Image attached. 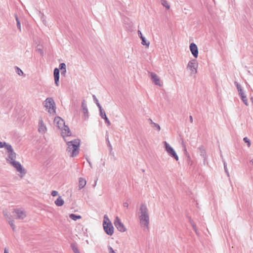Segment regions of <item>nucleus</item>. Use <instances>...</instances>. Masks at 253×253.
<instances>
[{"label":"nucleus","mask_w":253,"mask_h":253,"mask_svg":"<svg viewBox=\"0 0 253 253\" xmlns=\"http://www.w3.org/2000/svg\"><path fill=\"white\" fill-rule=\"evenodd\" d=\"M13 213L17 219H23L26 217V211L22 209H15L13 211Z\"/></svg>","instance_id":"6e6552de"},{"label":"nucleus","mask_w":253,"mask_h":253,"mask_svg":"<svg viewBox=\"0 0 253 253\" xmlns=\"http://www.w3.org/2000/svg\"><path fill=\"white\" fill-rule=\"evenodd\" d=\"M41 20H42L43 23L46 25V20H45V16L44 15V14L43 13H42L41 14Z\"/></svg>","instance_id":"72a5a7b5"},{"label":"nucleus","mask_w":253,"mask_h":253,"mask_svg":"<svg viewBox=\"0 0 253 253\" xmlns=\"http://www.w3.org/2000/svg\"><path fill=\"white\" fill-rule=\"evenodd\" d=\"M140 224L144 230H148L149 225V216H139Z\"/></svg>","instance_id":"9d476101"},{"label":"nucleus","mask_w":253,"mask_h":253,"mask_svg":"<svg viewBox=\"0 0 253 253\" xmlns=\"http://www.w3.org/2000/svg\"><path fill=\"white\" fill-rule=\"evenodd\" d=\"M141 39L142 40L141 44L143 45H146L148 47L150 44V42L147 41L145 37H143Z\"/></svg>","instance_id":"bb28decb"},{"label":"nucleus","mask_w":253,"mask_h":253,"mask_svg":"<svg viewBox=\"0 0 253 253\" xmlns=\"http://www.w3.org/2000/svg\"><path fill=\"white\" fill-rule=\"evenodd\" d=\"M238 91L239 94H240L241 93H242L243 92H244L242 89H241L240 90H238Z\"/></svg>","instance_id":"de8ad7c7"},{"label":"nucleus","mask_w":253,"mask_h":253,"mask_svg":"<svg viewBox=\"0 0 253 253\" xmlns=\"http://www.w3.org/2000/svg\"><path fill=\"white\" fill-rule=\"evenodd\" d=\"M86 181L84 178L80 177L79 180V189L81 190L84 188L86 185Z\"/></svg>","instance_id":"f3484780"},{"label":"nucleus","mask_w":253,"mask_h":253,"mask_svg":"<svg viewBox=\"0 0 253 253\" xmlns=\"http://www.w3.org/2000/svg\"><path fill=\"white\" fill-rule=\"evenodd\" d=\"M58 192L56 191H55V190H53L51 192V195L53 196V197H55L57 195H58Z\"/></svg>","instance_id":"4c0bfd02"},{"label":"nucleus","mask_w":253,"mask_h":253,"mask_svg":"<svg viewBox=\"0 0 253 253\" xmlns=\"http://www.w3.org/2000/svg\"><path fill=\"white\" fill-rule=\"evenodd\" d=\"M149 121L150 122V124L151 125V126L152 125V123H154V122H153V121L152 120V119H149Z\"/></svg>","instance_id":"a18cd8bd"},{"label":"nucleus","mask_w":253,"mask_h":253,"mask_svg":"<svg viewBox=\"0 0 253 253\" xmlns=\"http://www.w3.org/2000/svg\"><path fill=\"white\" fill-rule=\"evenodd\" d=\"M71 247L74 253H80L76 245L72 244Z\"/></svg>","instance_id":"a878e982"},{"label":"nucleus","mask_w":253,"mask_h":253,"mask_svg":"<svg viewBox=\"0 0 253 253\" xmlns=\"http://www.w3.org/2000/svg\"><path fill=\"white\" fill-rule=\"evenodd\" d=\"M223 162L224 169L226 173L227 174V176H229V173L227 170L226 163L224 160L223 161Z\"/></svg>","instance_id":"2f4dec72"},{"label":"nucleus","mask_w":253,"mask_h":253,"mask_svg":"<svg viewBox=\"0 0 253 253\" xmlns=\"http://www.w3.org/2000/svg\"><path fill=\"white\" fill-rule=\"evenodd\" d=\"M190 121L191 123L193 122V118L191 116H190Z\"/></svg>","instance_id":"09e8293b"},{"label":"nucleus","mask_w":253,"mask_h":253,"mask_svg":"<svg viewBox=\"0 0 253 253\" xmlns=\"http://www.w3.org/2000/svg\"><path fill=\"white\" fill-rule=\"evenodd\" d=\"M193 227L195 230V231L197 233V229L194 225H193Z\"/></svg>","instance_id":"603ef678"},{"label":"nucleus","mask_w":253,"mask_h":253,"mask_svg":"<svg viewBox=\"0 0 253 253\" xmlns=\"http://www.w3.org/2000/svg\"><path fill=\"white\" fill-rule=\"evenodd\" d=\"M100 115L102 119L105 120V123L107 124V126H109L111 125V123L109 119H108V118L107 117L106 113L104 111L103 112L100 113Z\"/></svg>","instance_id":"a211bd4d"},{"label":"nucleus","mask_w":253,"mask_h":253,"mask_svg":"<svg viewBox=\"0 0 253 253\" xmlns=\"http://www.w3.org/2000/svg\"><path fill=\"white\" fill-rule=\"evenodd\" d=\"M182 146H183V148H184V151H185V152H186L187 151H186V148L185 144L183 142V143H182Z\"/></svg>","instance_id":"c03bdc74"},{"label":"nucleus","mask_w":253,"mask_h":253,"mask_svg":"<svg viewBox=\"0 0 253 253\" xmlns=\"http://www.w3.org/2000/svg\"><path fill=\"white\" fill-rule=\"evenodd\" d=\"M59 69L61 70H65L66 69V64L64 63H62L60 64L59 65Z\"/></svg>","instance_id":"f704fd0d"},{"label":"nucleus","mask_w":253,"mask_h":253,"mask_svg":"<svg viewBox=\"0 0 253 253\" xmlns=\"http://www.w3.org/2000/svg\"><path fill=\"white\" fill-rule=\"evenodd\" d=\"M244 141L247 144L248 147H250L251 146V143L250 140L247 137H245L243 138Z\"/></svg>","instance_id":"c85d7f7f"},{"label":"nucleus","mask_w":253,"mask_h":253,"mask_svg":"<svg viewBox=\"0 0 253 253\" xmlns=\"http://www.w3.org/2000/svg\"><path fill=\"white\" fill-rule=\"evenodd\" d=\"M250 163L253 165V158L250 161Z\"/></svg>","instance_id":"864d4df0"},{"label":"nucleus","mask_w":253,"mask_h":253,"mask_svg":"<svg viewBox=\"0 0 253 253\" xmlns=\"http://www.w3.org/2000/svg\"><path fill=\"white\" fill-rule=\"evenodd\" d=\"M114 224L119 231L121 232H125L126 231V227L118 216L115 218Z\"/></svg>","instance_id":"1a4fd4ad"},{"label":"nucleus","mask_w":253,"mask_h":253,"mask_svg":"<svg viewBox=\"0 0 253 253\" xmlns=\"http://www.w3.org/2000/svg\"><path fill=\"white\" fill-rule=\"evenodd\" d=\"M11 145L9 143H6L5 141L2 142L0 141V148H4L6 150L8 147L10 146Z\"/></svg>","instance_id":"aec40b11"},{"label":"nucleus","mask_w":253,"mask_h":253,"mask_svg":"<svg viewBox=\"0 0 253 253\" xmlns=\"http://www.w3.org/2000/svg\"><path fill=\"white\" fill-rule=\"evenodd\" d=\"M8 222V223L10 225V226H11V227L12 228V230L13 231H15V229H16V227H15V225L14 224V221L13 219H8V221H7Z\"/></svg>","instance_id":"5701e85b"},{"label":"nucleus","mask_w":253,"mask_h":253,"mask_svg":"<svg viewBox=\"0 0 253 253\" xmlns=\"http://www.w3.org/2000/svg\"><path fill=\"white\" fill-rule=\"evenodd\" d=\"M38 50L39 51V52H40L41 53H42V49H38Z\"/></svg>","instance_id":"5fc2aeb1"},{"label":"nucleus","mask_w":253,"mask_h":253,"mask_svg":"<svg viewBox=\"0 0 253 253\" xmlns=\"http://www.w3.org/2000/svg\"><path fill=\"white\" fill-rule=\"evenodd\" d=\"M235 84L236 85L238 90H240L241 89H242L241 85L237 82H235Z\"/></svg>","instance_id":"e433bc0d"},{"label":"nucleus","mask_w":253,"mask_h":253,"mask_svg":"<svg viewBox=\"0 0 253 253\" xmlns=\"http://www.w3.org/2000/svg\"><path fill=\"white\" fill-rule=\"evenodd\" d=\"M93 98L96 104H97V103H99L98 99L94 95H93Z\"/></svg>","instance_id":"ea45409f"},{"label":"nucleus","mask_w":253,"mask_h":253,"mask_svg":"<svg viewBox=\"0 0 253 253\" xmlns=\"http://www.w3.org/2000/svg\"><path fill=\"white\" fill-rule=\"evenodd\" d=\"M66 73V69L61 70V75H65Z\"/></svg>","instance_id":"37998d69"},{"label":"nucleus","mask_w":253,"mask_h":253,"mask_svg":"<svg viewBox=\"0 0 253 253\" xmlns=\"http://www.w3.org/2000/svg\"><path fill=\"white\" fill-rule=\"evenodd\" d=\"M106 142L107 143V145H108V147L109 148L110 152L111 153L112 151L113 148H112V145L110 143V142L109 140V137H108V135H106Z\"/></svg>","instance_id":"b1692460"},{"label":"nucleus","mask_w":253,"mask_h":253,"mask_svg":"<svg viewBox=\"0 0 253 253\" xmlns=\"http://www.w3.org/2000/svg\"><path fill=\"white\" fill-rule=\"evenodd\" d=\"M69 217L71 219L74 221H76L77 219H79L82 218L81 215H77L73 213L69 214Z\"/></svg>","instance_id":"412c9836"},{"label":"nucleus","mask_w":253,"mask_h":253,"mask_svg":"<svg viewBox=\"0 0 253 253\" xmlns=\"http://www.w3.org/2000/svg\"><path fill=\"white\" fill-rule=\"evenodd\" d=\"M164 143L165 150L168 155L177 161L178 160V157L173 148L167 142L165 141Z\"/></svg>","instance_id":"423d86ee"},{"label":"nucleus","mask_w":253,"mask_h":253,"mask_svg":"<svg viewBox=\"0 0 253 253\" xmlns=\"http://www.w3.org/2000/svg\"><path fill=\"white\" fill-rule=\"evenodd\" d=\"M3 215L4 216V217H5L7 221H8L9 219L10 220L12 219L11 215L9 214H8L7 212L4 211Z\"/></svg>","instance_id":"7c9ffc66"},{"label":"nucleus","mask_w":253,"mask_h":253,"mask_svg":"<svg viewBox=\"0 0 253 253\" xmlns=\"http://www.w3.org/2000/svg\"><path fill=\"white\" fill-rule=\"evenodd\" d=\"M43 106L50 114H54L55 113V103L52 98H47L43 102Z\"/></svg>","instance_id":"39448f33"},{"label":"nucleus","mask_w":253,"mask_h":253,"mask_svg":"<svg viewBox=\"0 0 253 253\" xmlns=\"http://www.w3.org/2000/svg\"><path fill=\"white\" fill-rule=\"evenodd\" d=\"M4 253H9L8 250L6 248L4 249Z\"/></svg>","instance_id":"8fccbe9b"},{"label":"nucleus","mask_w":253,"mask_h":253,"mask_svg":"<svg viewBox=\"0 0 253 253\" xmlns=\"http://www.w3.org/2000/svg\"><path fill=\"white\" fill-rule=\"evenodd\" d=\"M64 203V200L61 196H59L56 200L55 201V204L58 207H61L63 205Z\"/></svg>","instance_id":"6ab92c4d"},{"label":"nucleus","mask_w":253,"mask_h":253,"mask_svg":"<svg viewBox=\"0 0 253 253\" xmlns=\"http://www.w3.org/2000/svg\"><path fill=\"white\" fill-rule=\"evenodd\" d=\"M107 248L109 253H116L110 246H108Z\"/></svg>","instance_id":"c9c22d12"},{"label":"nucleus","mask_w":253,"mask_h":253,"mask_svg":"<svg viewBox=\"0 0 253 253\" xmlns=\"http://www.w3.org/2000/svg\"><path fill=\"white\" fill-rule=\"evenodd\" d=\"M16 156L17 154L14 152L12 146L8 147L6 149V161L19 173L20 177H23L26 174V171L20 163L16 161Z\"/></svg>","instance_id":"f257e3e1"},{"label":"nucleus","mask_w":253,"mask_h":253,"mask_svg":"<svg viewBox=\"0 0 253 253\" xmlns=\"http://www.w3.org/2000/svg\"><path fill=\"white\" fill-rule=\"evenodd\" d=\"M123 206L125 207V208H128V206H129V205H128V203H127V202H125L123 203Z\"/></svg>","instance_id":"79ce46f5"},{"label":"nucleus","mask_w":253,"mask_h":253,"mask_svg":"<svg viewBox=\"0 0 253 253\" xmlns=\"http://www.w3.org/2000/svg\"><path fill=\"white\" fill-rule=\"evenodd\" d=\"M82 109L83 112L84 114L85 119H87L88 117V109L87 107V105L85 103V102L84 100H83L82 101Z\"/></svg>","instance_id":"2eb2a0df"},{"label":"nucleus","mask_w":253,"mask_h":253,"mask_svg":"<svg viewBox=\"0 0 253 253\" xmlns=\"http://www.w3.org/2000/svg\"><path fill=\"white\" fill-rule=\"evenodd\" d=\"M66 144L68 146L67 151L71 153L70 156L74 157L76 156L79 153V149L80 147V141L79 139H74L71 141H68L66 138Z\"/></svg>","instance_id":"7ed1b4c3"},{"label":"nucleus","mask_w":253,"mask_h":253,"mask_svg":"<svg viewBox=\"0 0 253 253\" xmlns=\"http://www.w3.org/2000/svg\"><path fill=\"white\" fill-rule=\"evenodd\" d=\"M47 131V127L43 120L41 119L39 121L38 131L40 133L44 134Z\"/></svg>","instance_id":"f8f14e48"},{"label":"nucleus","mask_w":253,"mask_h":253,"mask_svg":"<svg viewBox=\"0 0 253 253\" xmlns=\"http://www.w3.org/2000/svg\"><path fill=\"white\" fill-rule=\"evenodd\" d=\"M15 71L19 76H21L23 74V71L18 67H15Z\"/></svg>","instance_id":"c756f323"},{"label":"nucleus","mask_w":253,"mask_h":253,"mask_svg":"<svg viewBox=\"0 0 253 253\" xmlns=\"http://www.w3.org/2000/svg\"><path fill=\"white\" fill-rule=\"evenodd\" d=\"M103 226L105 232L108 235L112 236L114 234V227L106 215L104 216Z\"/></svg>","instance_id":"20e7f679"},{"label":"nucleus","mask_w":253,"mask_h":253,"mask_svg":"<svg viewBox=\"0 0 253 253\" xmlns=\"http://www.w3.org/2000/svg\"><path fill=\"white\" fill-rule=\"evenodd\" d=\"M96 105H97V107L99 109L100 113L104 111V110L102 109V107H101V105L99 103H97Z\"/></svg>","instance_id":"58836bf2"},{"label":"nucleus","mask_w":253,"mask_h":253,"mask_svg":"<svg viewBox=\"0 0 253 253\" xmlns=\"http://www.w3.org/2000/svg\"><path fill=\"white\" fill-rule=\"evenodd\" d=\"M15 20L16 21L17 28L19 29V31H21V27L20 21L19 20V18L16 15H15Z\"/></svg>","instance_id":"393cba45"},{"label":"nucleus","mask_w":253,"mask_h":253,"mask_svg":"<svg viewBox=\"0 0 253 253\" xmlns=\"http://www.w3.org/2000/svg\"><path fill=\"white\" fill-rule=\"evenodd\" d=\"M239 95L241 98H242V96H246V95L244 93V92H243L242 93H241L240 94H239Z\"/></svg>","instance_id":"49530a36"},{"label":"nucleus","mask_w":253,"mask_h":253,"mask_svg":"<svg viewBox=\"0 0 253 253\" xmlns=\"http://www.w3.org/2000/svg\"><path fill=\"white\" fill-rule=\"evenodd\" d=\"M149 74L153 82L157 85L161 86L160 79L157 75L153 72H149Z\"/></svg>","instance_id":"4468645a"},{"label":"nucleus","mask_w":253,"mask_h":253,"mask_svg":"<svg viewBox=\"0 0 253 253\" xmlns=\"http://www.w3.org/2000/svg\"><path fill=\"white\" fill-rule=\"evenodd\" d=\"M151 127L154 128L156 129L158 131H160L161 129V127L160 126V125L155 123H152V125L151 126Z\"/></svg>","instance_id":"cd10ccee"},{"label":"nucleus","mask_w":253,"mask_h":253,"mask_svg":"<svg viewBox=\"0 0 253 253\" xmlns=\"http://www.w3.org/2000/svg\"><path fill=\"white\" fill-rule=\"evenodd\" d=\"M139 216H149L148 208L145 204H141L139 209Z\"/></svg>","instance_id":"9b49d317"},{"label":"nucleus","mask_w":253,"mask_h":253,"mask_svg":"<svg viewBox=\"0 0 253 253\" xmlns=\"http://www.w3.org/2000/svg\"><path fill=\"white\" fill-rule=\"evenodd\" d=\"M241 99L242 100V101L244 102V103L245 104V105L246 106H248V99L246 96H242V98H241Z\"/></svg>","instance_id":"473e14b6"},{"label":"nucleus","mask_w":253,"mask_h":253,"mask_svg":"<svg viewBox=\"0 0 253 253\" xmlns=\"http://www.w3.org/2000/svg\"><path fill=\"white\" fill-rule=\"evenodd\" d=\"M190 50L195 58L198 56V49L197 45L194 43H191L189 46Z\"/></svg>","instance_id":"ddd939ff"},{"label":"nucleus","mask_w":253,"mask_h":253,"mask_svg":"<svg viewBox=\"0 0 253 253\" xmlns=\"http://www.w3.org/2000/svg\"><path fill=\"white\" fill-rule=\"evenodd\" d=\"M87 161L88 163H89L90 167L91 168H92V165H91V163L88 160Z\"/></svg>","instance_id":"3c124183"},{"label":"nucleus","mask_w":253,"mask_h":253,"mask_svg":"<svg viewBox=\"0 0 253 253\" xmlns=\"http://www.w3.org/2000/svg\"><path fill=\"white\" fill-rule=\"evenodd\" d=\"M138 36L139 37V38L140 39H142V38L144 37L143 35H142V33L140 31H138Z\"/></svg>","instance_id":"a19ab883"},{"label":"nucleus","mask_w":253,"mask_h":253,"mask_svg":"<svg viewBox=\"0 0 253 253\" xmlns=\"http://www.w3.org/2000/svg\"><path fill=\"white\" fill-rule=\"evenodd\" d=\"M198 63L195 59L189 61L187 69L190 71L191 75H195L197 73Z\"/></svg>","instance_id":"0eeeda50"},{"label":"nucleus","mask_w":253,"mask_h":253,"mask_svg":"<svg viewBox=\"0 0 253 253\" xmlns=\"http://www.w3.org/2000/svg\"><path fill=\"white\" fill-rule=\"evenodd\" d=\"M54 123L60 130L61 135L64 140L66 141V137L71 135V132L69 127L65 125L64 120L59 117H56L54 119Z\"/></svg>","instance_id":"f03ea898"},{"label":"nucleus","mask_w":253,"mask_h":253,"mask_svg":"<svg viewBox=\"0 0 253 253\" xmlns=\"http://www.w3.org/2000/svg\"><path fill=\"white\" fill-rule=\"evenodd\" d=\"M161 4L168 9L170 8V5L167 0H161Z\"/></svg>","instance_id":"4be33fe9"},{"label":"nucleus","mask_w":253,"mask_h":253,"mask_svg":"<svg viewBox=\"0 0 253 253\" xmlns=\"http://www.w3.org/2000/svg\"><path fill=\"white\" fill-rule=\"evenodd\" d=\"M59 69L58 68H55L54 70V77L55 84L56 86H59Z\"/></svg>","instance_id":"dca6fc26"}]
</instances>
